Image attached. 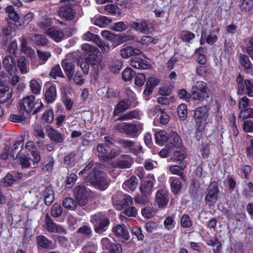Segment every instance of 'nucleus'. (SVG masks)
<instances>
[{
	"label": "nucleus",
	"instance_id": "1",
	"mask_svg": "<svg viewBox=\"0 0 253 253\" xmlns=\"http://www.w3.org/2000/svg\"><path fill=\"white\" fill-rule=\"evenodd\" d=\"M100 167L99 164L89 163L79 172V175L87 174L86 182L90 183L101 190H104L107 188L109 182L105 174L99 169Z\"/></svg>",
	"mask_w": 253,
	"mask_h": 253
},
{
	"label": "nucleus",
	"instance_id": "2",
	"mask_svg": "<svg viewBox=\"0 0 253 253\" xmlns=\"http://www.w3.org/2000/svg\"><path fill=\"white\" fill-rule=\"evenodd\" d=\"M23 145V142L22 140L16 141L13 143L12 146L10 147V144L9 142H6L4 147L3 153L0 155L1 158L3 159H6L8 155L12 157L13 159H17L19 164L22 168H28L30 166L29 159L25 155L19 156L21 149Z\"/></svg>",
	"mask_w": 253,
	"mask_h": 253
},
{
	"label": "nucleus",
	"instance_id": "3",
	"mask_svg": "<svg viewBox=\"0 0 253 253\" xmlns=\"http://www.w3.org/2000/svg\"><path fill=\"white\" fill-rule=\"evenodd\" d=\"M208 113L206 106L199 107L195 111L196 125L200 130L204 129L208 125L211 124V119Z\"/></svg>",
	"mask_w": 253,
	"mask_h": 253
},
{
	"label": "nucleus",
	"instance_id": "4",
	"mask_svg": "<svg viewBox=\"0 0 253 253\" xmlns=\"http://www.w3.org/2000/svg\"><path fill=\"white\" fill-rule=\"evenodd\" d=\"M82 49L88 54L87 57L88 62L91 65L97 68L102 67L101 64L102 60V56L99 50L95 46L89 44L84 43L82 45Z\"/></svg>",
	"mask_w": 253,
	"mask_h": 253
},
{
	"label": "nucleus",
	"instance_id": "5",
	"mask_svg": "<svg viewBox=\"0 0 253 253\" xmlns=\"http://www.w3.org/2000/svg\"><path fill=\"white\" fill-rule=\"evenodd\" d=\"M90 221L93 225L94 231L98 234L106 231L110 224L109 219L104 213L101 212L92 215Z\"/></svg>",
	"mask_w": 253,
	"mask_h": 253
},
{
	"label": "nucleus",
	"instance_id": "6",
	"mask_svg": "<svg viewBox=\"0 0 253 253\" xmlns=\"http://www.w3.org/2000/svg\"><path fill=\"white\" fill-rule=\"evenodd\" d=\"M35 97L33 95L28 96L24 98L19 102V109L20 111L27 113L29 116L32 109L36 104H40L34 111V113L38 112L40 109L43 107V105L40 99H38L36 102H35Z\"/></svg>",
	"mask_w": 253,
	"mask_h": 253
},
{
	"label": "nucleus",
	"instance_id": "7",
	"mask_svg": "<svg viewBox=\"0 0 253 253\" xmlns=\"http://www.w3.org/2000/svg\"><path fill=\"white\" fill-rule=\"evenodd\" d=\"M192 97L196 100L202 101L210 96L208 90L207 84L203 81H198L192 87Z\"/></svg>",
	"mask_w": 253,
	"mask_h": 253
},
{
	"label": "nucleus",
	"instance_id": "8",
	"mask_svg": "<svg viewBox=\"0 0 253 253\" xmlns=\"http://www.w3.org/2000/svg\"><path fill=\"white\" fill-rule=\"evenodd\" d=\"M98 156L103 161L114 158L119 153L115 150L110 148V146L105 143L98 144L97 146Z\"/></svg>",
	"mask_w": 253,
	"mask_h": 253
},
{
	"label": "nucleus",
	"instance_id": "9",
	"mask_svg": "<svg viewBox=\"0 0 253 253\" xmlns=\"http://www.w3.org/2000/svg\"><path fill=\"white\" fill-rule=\"evenodd\" d=\"M116 130L121 132H124L131 136H134L140 133L142 129L141 125L122 123L118 124L115 126Z\"/></svg>",
	"mask_w": 253,
	"mask_h": 253
},
{
	"label": "nucleus",
	"instance_id": "10",
	"mask_svg": "<svg viewBox=\"0 0 253 253\" xmlns=\"http://www.w3.org/2000/svg\"><path fill=\"white\" fill-rule=\"evenodd\" d=\"M238 91V93L242 95L244 91L250 97H253V84L248 80H245L243 77L239 74L237 78Z\"/></svg>",
	"mask_w": 253,
	"mask_h": 253
},
{
	"label": "nucleus",
	"instance_id": "11",
	"mask_svg": "<svg viewBox=\"0 0 253 253\" xmlns=\"http://www.w3.org/2000/svg\"><path fill=\"white\" fill-rule=\"evenodd\" d=\"M218 197V187L215 182L211 183L208 189L207 193L205 197L206 202L212 205L215 203Z\"/></svg>",
	"mask_w": 253,
	"mask_h": 253
},
{
	"label": "nucleus",
	"instance_id": "12",
	"mask_svg": "<svg viewBox=\"0 0 253 253\" xmlns=\"http://www.w3.org/2000/svg\"><path fill=\"white\" fill-rule=\"evenodd\" d=\"M74 194L79 205L83 206L87 203L86 190L84 186L77 187L74 190Z\"/></svg>",
	"mask_w": 253,
	"mask_h": 253
},
{
	"label": "nucleus",
	"instance_id": "13",
	"mask_svg": "<svg viewBox=\"0 0 253 253\" xmlns=\"http://www.w3.org/2000/svg\"><path fill=\"white\" fill-rule=\"evenodd\" d=\"M156 201L159 207L163 208L168 204L169 201L168 191L166 189H162L157 191L156 195Z\"/></svg>",
	"mask_w": 253,
	"mask_h": 253
},
{
	"label": "nucleus",
	"instance_id": "14",
	"mask_svg": "<svg viewBox=\"0 0 253 253\" xmlns=\"http://www.w3.org/2000/svg\"><path fill=\"white\" fill-rule=\"evenodd\" d=\"M45 33L56 42L61 41L64 36L63 31L58 28H48L46 30Z\"/></svg>",
	"mask_w": 253,
	"mask_h": 253
},
{
	"label": "nucleus",
	"instance_id": "15",
	"mask_svg": "<svg viewBox=\"0 0 253 253\" xmlns=\"http://www.w3.org/2000/svg\"><path fill=\"white\" fill-rule=\"evenodd\" d=\"M45 227L51 232L62 233L64 232V229L61 226L54 223L49 217L48 214H46L45 219Z\"/></svg>",
	"mask_w": 253,
	"mask_h": 253
},
{
	"label": "nucleus",
	"instance_id": "16",
	"mask_svg": "<svg viewBox=\"0 0 253 253\" xmlns=\"http://www.w3.org/2000/svg\"><path fill=\"white\" fill-rule=\"evenodd\" d=\"M154 180H145L140 187V192L144 197H149L153 189Z\"/></svg>",
	"mask_w": 253,
	"mask_h": 253
},
{
	"label": "nucleus",
	"instance_id": "17",
	"mask_svg": "<svg viewBox=\"0 0 253 253\" xmlns=\"http://www.w3.org/2000/svg\"><path fill=\"white\" fill-rule=\"evenodd\" d=\"M75 12L69 5L62 6L58 11L59 16L62 19L71 20L74 17Z\"/></svg>",
	"mask_w": 253,
	"mask_h": 253
},
{
	"label": "nucleus",
	"instance_id": "18",
	"mask_svg": "<svg viewBox=\"0 0 253 253\" xmlns=\"http://www.w3.org/2000/svg\"><path fill=\"white\" fill-rule=\"evenodd\" d=\"M131 26L135 30L144 34H148L151 31V28L144 20H142L140 22H133Z\"/></svg>",
	"mask_w": 253,
	"mask_h": 253
},
{
	"label": "nucleus",
	"instance_id": "19",
	"mask_svg": "<svg viewBox=\"0 0 253 253\" xmlns=\"http://www.w3.org/2000/svg\"><path fill=\"white\" fill-rule=\"evenodd\" d=\"M132 103L128 99H124L120 101L114 111V114L118 116L120 113L125 112L130 108Z\"/></svg>",
	"mask_w": 253,
	"mask_h": 253
},
{
	"label": "nucleus",
	"instance_id": "20",
	"mask_svg": "<svg viewBox=\"0 0 253 253\" xmlns=\"http://www.w3.org/2000/svg\"><path fill=\"white\" fill-rule=\"evenodd\" d=\"M120 53L123 58H128L131 56L140 55L142 53V51L139 49L127 46L122 48L120 50Z\"/></svg>",
	"mask_w": 253,
	"mask_h": 253
},
{
	"label": "nucleus",
	"instance_id": "21",
	"mask_svg": "<svg viewBox=\"0 0 253 253\" xmlns=\"http://www.w3.org/2000/svg\"><path fill=\"white\" fill-rule=\"evenodd\" d=\"M130 65L133 68L140 69H147L151 67L150 64L147 61L138 57L132 59Z\"/></svg>",
	"mask_w": 253,
	"mask_h": 253
},
{
	"label": "nucleus",
	"instance_id": "22",
	"mask_svg": "<svg viewBox=\"0 0 253 253\" xmlns=\"http://www.w3.org/2000/svg\"><path fill=\"white\" fill-rule=\"evenodd\" d=\"M112 231L116 236L121 237L125 240L129 239L128 231L125 225H117L114 227Z\"/></svg>",
	"mask_w": 253,
	"mask_h": 253
},
{
	"label": "nucleus",
	"instance_id": "23",
	"mask_svg": "<svg viewBox=\"0 0 253 253\" xmlns=\"http://www.w3.org/2000/svg\"><path fill=\"white\" fill-rule=\"evenodd\" d=\"M5 11L8 13L9 18L16 23L17 28H19L22 26V24L19 21L20 17L18 14L12 6H7L5 8Z\"/></svg>",
	"mask_w": 253,
	"mask_h": 253
},
{
	"label": "nucleus",
	"instance_id": "24",
	"mask_svg": "<svg viewBox=\"0 0 253 253\" xmlns=\"http://www.w3.org/2000/svg\"><path fill=\"white\" fill-rule=\"evenodd\" d=\"M133 203L132 198L128 195L123 196L121 200L118 201L116 204V208L119 210H122L124 207L130 206Z\"/></svg>",
	"mask_w": 253,
	"mask_h": 253
},
{
	"label": "nucleus",
	"instance_id": "25",
	"mask_svg": "<svg viewBox=\"0 0 253 253\" xmlns=\"http://www.w3.org/2000/svg\"><path fill=\"white\" fill-rule=\"evenodd\" d=\"M62 66L65 74L70 80L73 77L75 65L71 60L66 59L63 61Z\"/></svg>",
	"mask_w": 253,
	"mask_h": 253
},
{
	"label": "nucleus",
	"instance_id": "26",
	"mask_svg": "<svg viewBox=\"0 0 253 253\" xmlns=\"http://www.w3.org/2000/svg\"><path fill=\"white\" fill-rule=\"evenodd\" d=\"M132 159L127 155H124L120 158L116 164V167L122 169L129 168L130 167Z\"/></svg>",
	"mask_w": 253,
	"mask_h": 253
},
{
	"label": "nucleus",
	"instance_id": "27",
	"mask_svg": "<svg viewBox=\"0 0 253 253\" xmlns=\"http://www.w3.org/2000/svg\"><path fill=\"white\" fill-rule=\"evenodd\" d=\"M12 93V89L9 87L0 89V103H4L10 99Z\"/></svg>",
	"mask_w": 253,
	"mask_h": 253
},
{
	"label": "nucleus",
	"instance_id": "28",
	"mask_svg": "<svg viewBox=\"0 0 253 253\" xmlns=\"http://www.w3.org/2000/svg\"><path fill=\"white\" fill-rule=\"evenodd\" d=\"M48 136L51 140L56 143H61L65 139L63 135L52 128L49 130Z\"/></svg>",
	"mask_w": 253,
	"mask_h": 253
},
{
	"label": "nucleus",
	"instance_id": "29",
	"mask_svg": "<svg viewBox=\"0 0 253 253\" xmlns=\"http://www.w3.org/2000/svg\"><path fill=\"white\" fill-rule=\"evenodd\" d=\"M121 144L124 147L129 148L130 150L134 154H139L141 152V147L139 145H135L131 141H123Z\"/></svg>",
	"mask_w": 253,
	"mask_h": 253
},
{
	"label": "nucleus",
	"instance_id": "30",
	"mask_svg": "<svg viewBox=\"0 0 253 253\" xmlns=\"http://www.w3.org/2000/svg\"><path fill=\"white\" fill-rule=\"evenodd\" d=\"M137 178L132 176L123 184V188L127 191H134L137 187Z\"/></svg>",
	"mask_w": 253,
	"mask_h": 253
},
{
	"label": "nucleus",
	"instance_id": "31",
	"mask_svg": "<svg viewBox=\"0 0 253 253\" xmlns=\"http://www.w3.org/2000/svg\"><path fill=\"white\" fill-rule=\"evenodd\" d=\"M111 22V19L104 16H99L92 20L93 24L101 28L105 27Z\"/></svg>",
	"mask_w": 253,
	"mask_h": 253
},
{
	"label": "nucleus",
	"instance_id": "32",
	"mask_svg": "<svg viewBox=\"0 0 253 253\" xmlns=\"http://www.w3.org/2000/svg\"><path fill=\"white\" fill-rule=\"evenodd\" d=\"M2 64L6 71L9 74H11L15 65V61L12 57L9 55L5 56L3 60Z\"/></svg>",
	"mask_w": 253,
	"mask_h": 253
},
{
	"label": "nucleus",
	"instance_id": "33",
	"mask_svg": "<svg viewBox=\"0 0 253 253\" xmlns=\"http://www.w3.org/2000/svg\"><path fill=\"white\" fill-rule=\"evenodd\" d=\"M171 180V190L174 194H177L182 188V182L179 179L176 177H172Z\"/></svg>",
	"mask_w": 253,
	"mask_h": 253
},
{
	"label": "nucleus",
	"instance_id": "34",
	"mask_svg": "<svg viewBox=\"0 0 253 253\" xmlns=\"http://www.w3.org/2000/svg\"><path fill=\"white\" fill-rule=\"evenodd\" d=\"M56 97V88L55 86H50L45 91V97L48 102H52Z\"/></svg>",
	"mask_w": 253,
	"mask_h": 253
},
{
	"label": "nucleus",
	"instance_id": "35",
	"mask_svg": "<svg viewBox=\"0 0 253 253\" xmlns=\"http://www.w3.org/2000/svg\"><path fill=\"white\" fill-rule=\"evenodd\" d=\"M45 204L49 206L54 199V191L50 187H46L44 191Z\"/></svg>",
	"mask_w": 253,
	"mask_h": 253
},
{
	"label": "nucleus",
	"instance_id": "36",
	"mask_svg": "<svg viewBox=\"0 0 253 253\" xmlns=\"http://www.w3.org/2000/svg\"><path fill=\"white\" fill-rule=\"evenodd\" d=\"M29 116L27 115V113L21 112L19 109V114H12L9 117V119L10 121L14 123H19L22 121H24Z\"/></svg>",
	"mask_w": 253,
	"mask_h": 253
},
{
	"label": "nucleus",
	"instance_id": "37",
	"mask_svg": "<svg viewBox=\"0 0 253 253\" xmlns=\"http://www.w3.org/2000/svg\"><path fill=\"white\" fill-rule=\"evenodd\" d=\"M156 142L160 145H163L169 138V135L164 130H160L155 134Z\"/></svg>",
	"mask_w": 253,
	"mask_h": 253
},
{
	"label": "nucleus",
	"instance_id": "38",
	"mask_svg": "<svg viewBox=\"0 0 253 253\" xmlns=\"http://www.w3.org/2000/svg\"><path fill=\"white\" fill-rule=\"evenodd\" d=\"M186 167V164L183 163L180 166L174 165L170 166L169 170L173 174H176L183 177V170Z\"/></svg>",
	"mask_w": 253,
	"mask_h": 253
},
{
	"label": "nucleus",
	"instance_id": "39",
	"mask_svg": "<svg viewBox=\"0 0 253 253\" xmlns=\"http://www.w3.org/2000/svg\"><path fill=\"white\" fill-rule=\"evenodd\" d=\"M169 139L170 142L175 147H179L182 145V140L175 132H170Z\"/></svg>",
	"mask_w": 253,
	"mask_h": 253
},
{
	"label": "nucleus",
	"instance_id": "40",
	"mask_svg": "<svg viewBox=\"0 0 253 253\" xmlns=\"http://www.w3.org/2000/svg\"><path fill=\"white\" fill-rule=\"evenodd\" d=\"M17 66L22 74H25L29 71L28 61L24 57L19 58L17 61Z\"/></svg>",
	"mask_w": 253,
	"mask_h": 253
},
{
	"label": "nucleus",
	"instance_id": "41",
	"mask_svg": "<svg viewBox=\"0 0 253 253\" xmlns=\"http://www.w3.org/2000/svg\"><path fill=\"white\" fill-rule=\"evenodd\" d=\"M105 10L113 15H120L121 13V9L115 4H110L105 5Z\"/></svg>",
	"mask_w": 253,
	"mask_h": 253
},
{
	"label": "nucleus",
	"instance_id": "42",
	"mask_svg": "<svg viewBox=\"0 0 253 253\" xmlns=\"http://www.w3.org/2000/svg\"><path fill=\"white\" fill-rule=\"evenodd\" d=\"M63 206L70 210H75L77 206V204L74 200L71 198H65L62 203Z\"/></svg>",
	"mask_w": 253,
	"mask_h": 253
},
{
	"label": "nucleus",
	"instance_id": "43",
	"mask_svg": "<svg viewBox=\"0 0 253 253\" xmlns=\"http://www.w3.org/2000/svg\"><path fill=\"white\" fill-rule=\"evenodd\" d=\"M99 39V37L98 35L94 34L89 31L85 32L82 36V39L84 41L92 42L95 43Z\"/></svg>",
	"mask_w": 253,
	"mask_h": 253
},
{
	"label": "nucleus",
	"instance_id": "44",
	"mask_svg": "<svg viewBox=\"0 0 253 253\" xmlns=\"http://www.w3.org/2000/svg\"><path fill=\"white\" fill-rule=\"evenodd\" d=\"M204 52L205 50L203 47L199 48L195 51V54L198 56L197 62L200 64H204L207 61Z\"/></svg>",
	"mask_w": 253,
	"mask_h": 253
},
{
	"label": "nucleus",
	"instance_id": "45",
	"mask_svg": "<svg viewBox=\"0 0 253 253\" xmlns=\"http://www.w3.org/2000/svg\"><path fill=\"white\" fill-rule=\"evenodd\" d=\"M14 182L13 176L10 173L7 174L1 180V186L7 187L10 186Z\"/></svg>",
	"mask_w": 253,
	"mask_h": 253
},
{
	"label": "nucleus",
	"instance_id": "46",
	"mask_svg": "<svg viewBox=\"0 0 253 253\" xmlns=\"http://www.w3.org/2000/svg\"><path fill=\"white\" fill-rule=\"evenodd\" d=\"M117 36L118 39H116L115 44H113L112 46L113 48L116 47L117 45L121 44L124 42L131 40L133 39V36H127L125 34Z\"/></svg>",
	"mask_w": 253,
	"mask_h": 253
},
{
	"label": "nucleus",
	"instance_id": "47",
	"mask_svg": "<svg viewBox=\"0 0 253 253\" xmlns=\"http://www.w3.org/2000/svg\"><path fill=\"white\" fill-rule=\"evenodd\" d=\"M195 34L189 31H183L181 32L180 37L185 42H190L195 38Z\"/></svg>",
	"mask_w": 253,
	"mask_h": 253
},
{
	"label": "nucleus",
	"instance_id": "48",
	"mask_svg": "<svg viewBox=\"0 0 253 253\" xmlns=\"http://www.w3.org/2000/svg\"><path fill=\"white\" fill-rule=\"evenodd\" d=\"M102 37L115 44L116 39H118V36L113 34L111 32L107 30L103 31L101 32Z\"/></svg>",
	"mask_w": 253,
	"mask_h": 253
},
{
	"label": "nucleus",
	"instance_id": "49",
	"mask_svg": "<svg viewBox=\"0 0 253 253\" xmlns=\"http://www.w3.org/2000/svg\"><path fill=\"white\" fill-rule=\"evenodd\" d=\"M239 62L241 65L245 69H249L251 68L252 64L248 56L241 54Z\"/></svg>",
	"mask_w": 253,
	"mask_h": 253
},
{
	"label": "nucleus",
	"instance_id": "50",
	"mask_svg": "<svg viewBox=\"0 0 253 253\" xmlns=\"http://www.w3.org/2000/svg\"><path fill=\"white\" fill-rule=\"evenodd\" d=\"M177 112L180 119L182 120H185L187 117L186 105L184 104H180L177 108Z\"/></svg>",
	"mask_w": 253,
	"mask_h": 253
},
{
	"label": "nucleus",
	"instance_id": "51",
	"mask_svg": "<svg viewBox=\"0 0 253 253\" xmlns=\"http://www.w3.org/2000/svg\"><path fill=\"white\" fill-rule=\"evenodd\" d=\"M37 241L39 246L43 248H48L51 244V242L43 236H38Z\"/></svg>",
	"mask_w": 253,
	"mask_h": 253
},
{
	"label": "nucleus",
	"instance_id": "52",
	"mask_svg": "<svg viewBox=\"0 0 253 253\" xmlns=\"http://www.w3.org/2000/svg\"><path fill=\"white\" fill-rule=\"evenodd\" d=\"M32 40L37 45H44L46 44L47 42L46 39L42 35H35Z\"/></svg>",
	"mask_w": 253,
	"mask_h": 253
},
{
	"label": "nucleus",
	"instance_id": "53",
	"mask_svg": "<svg viewBox=\"0 0 253 253\" xmlns=\"http://www.w3.org/2000/svg\"><path fill=\"white\" fill-rule=\"evenodd\" d=\"M158 39L149 36H143L140 41L143 45L147 46L152 44H156L158 42Z\"/></svg>",
	"mask_w": 253,
	"mask_h": 253
},
{
	"label": "nucleus",
	"instance_id": "54",
	"mask_svg": "<svg viewBox=\"0 0 253 253\" xmlns=\"http://www.w3.org/2000/svg\"><path fill=\"white\" fill-rule=\"evenodd\" d=\"M134 75V72L131 68H126L122 73V78L125 81H130Z\"/></svg>",
	"mask_w": 253,
	"mask_h": 253
},
{
	"label": "nucleus",
	"instance_id": "55",
	"mask_svg": "<svg viewBox=\"0 0 253 253\" xmlns=\"http://www.w3.org/2000/svg\"><path fill=\"white\" fill-rule=\"evenodd\" d=\"M62 213V208L61 206L57 204H54L51 209V215L57 217L61 215Z\"/></svg>",
	"mask_w": 253,
	"mask_h": 253
},
{
	"label": "nucleus",
	"instance_id": "56",
	"mask_svg": "<svg viewBox=\"0 0 253 253\" xmlns=\"http://www.w3.org/2000/svg\"><path fill=\"white\" fill-rule=\"evenodd\" d=\"M240 117L243 119L253 118V108H246L241 110L240 112Z\"/></svg>",
	"mask_w": 253,
	"mask_h": 253
},
{
	"label": "nucleus",
	"instance_id": "57",
	"mask_svg": "<svg viewBox=\"0 0 253 253\" xmlns=\"http://www.w3.org/2000/svg\"><path fill=\"white\" fill-rule=\"evenodd\" d=\"M30 86L31 91L34 94L40 93L41 86L36 80H32L30 83Z\"/></svg>",
	"mask_w": 253,
	"mask_h": 253
},
{
	"label": "nucleus",
	"instance_id": "58",
	"mask_svg": "<svg viewBox=\"0 0 253 253\" xmlns=\"http://www.w3.org/2000/svg\"><path fill=\"white\" fill-rule=\"evenodd\" d=\"M33 135L37 138L44 139L45 134L41 126H35Z\"/></svg>",
	"mask_w": 253,
	"mask_h": 253
},
{
	"label": "nucleus",
	"instance_id": "59",
	"mask_svg": "<svg viewBox=\"0 0 253 253\" xmlns=\"http://www.w3.org/2000/svg\"><path fill=\"white\" fill-rule=\"evenodd\" d=\"M186 157V154L184 150H180L174 151L172 159L173 161H179L184 159Z\"/></svg>",
	"mask_w": 253,
	"mask_h": 253
},
{
	"label": "nucleus",
	"instance_id": "60",
	"mask_svg": "<svg viewBox=\"0 0 253 253\" xmlns=\"http://www.w3.org/2000/svg\"><path fill=\"white\" fill-rule=\"evenodd\" d=\"M253 6V0H244L240 7L241 9L245 11H250Z\"/></svg>",
	"mask_w": 253,
	"mask_h": 253
},
{
	"label": "nucleus",
	"instance_id": "61",
	"mask_svg": "<svg viewBox=\"0 0 253 253\" xmlns=\"http://www.w3.org/2000/svg\"><path fill=\"white\" fill-rule=\"evenodd\" d=\"M52 24V20L48 17H43L39 23L38 25L43 29L47 28Z\"/></svg>",
	"mask_w": 253,
	"mask_h": 253
},
{
	"label": "nucleus",
	"instance_id": "62",
	"mask_svg": "<svg viewBox=\"0 0 253 253\" xmlns=\"http://www.w3.org/2000/svg\"><path fill=\"white\" fill-rule=\"evenodd\" d=\"M180 224L183 227L188 228L192 225V222L189 216L187 214H184L181 218Z\"/></svg>",
	"mask_w": 253,
	"mask_h": 253
},
{
	"label": "nucleus",
	"instance_id": "63",
	"mask_svg": "<svg viewBox=\"0 0 253 253\" xmlns=\"http://www.w3.org/2000/svg\"><path fill=\"white\" fill-rule=\"evenodd\" d=\"M175 224L174 217L169 216L166 217L164 222V225L168 230L171 229Z\"/></svg>",
	"mask_w": 253,
	"mask_h": 253
},
{
	"label": "nucleus",
	"instance_id": "64",
	"mask_svg": "<svg viewBox=\"0 0 253 253\" xmlns=\"http://www.w3.org/2000/svg\"><path fill=\"white\" fill-rule=\"evenodd\" d=\"M246 42V52L253 60V38L248 39Z\"/></svg>",
	"mask_w": 253,
	"mask_h": 253
}]
</instances>
